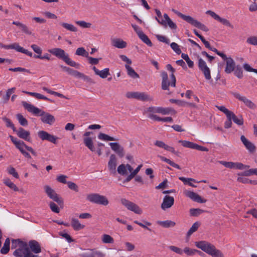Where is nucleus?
Listing matches in <instances>:
<instances>
[{"instance_id":"e433bc0d","label":"nucleus","mask_w":257,"mask_h":257,"mask_svg":"<svg viewBox=\"0 0 257 257\" xmlns=\"http://www.w3.org/2000/svg\"><path fill=\"white\" fill-rule=\"evenodd\" d=\"M83 142L85 146H86L91 151L94 152L95 151L93 141L90 137L85 138Z\"/></svg>"},{"instance_id":"58836bf2","label":"nucleus","mask_w":257,"mask_h":257,"mask_svg":"<svg viewBox=\"0 0 257 257\" xmlns=\"http://www.w3.org/2000/svg\"><path fill=\"white\" fill-rule=\"evenodd\" d=\"M60 25L66 29L71 32H76L77 31V28L75 27L73 25L71 24H68L64 22H61Z\"/></svg>"},{"instance_id":"2eb2a0df","label":"nucleus","mask_w":257,"mask_h":257,"mask_svg":"<svg viewBox=\"0 0 257 257\" xmlns=\"http://www.w3.org/2000/svg\"><path fill=\"white\" fill-rule=\"evenodd\" d=\"M206 14L209 15L215 20L220 22L223 25L227 26L231 29H233V26L230 23V22L226 19L221 18L219 15H217L215 13L210 10L206 12Z\"/></svg>"},{"instance_id":"052dcab7","label":"nucleus","mask_w":257,"mask_h":257,"mask_svg":"<svg viewBox=\"0 0 257 257\" xmlns=\"http://www.w3.org/2000/svg\"><path fill=\"white\" fill-rule=\"evenodd\" d=\"M9 174L13 175L15 178L18 179L19 177L18 173L16 172V169L13 167H10L7 168Z\"/></svg>"},{"instance_id":"338daca9","label":"nucleus","mask_w":257,"mask_h":257,"mask_svg":"<svg viewBox=\"0 0 257 257\" xmlns=\"http://www.w3.org/2000/svg\"><path fill=\"white\" fill-rule=\"evenodd\" d=\"M76 23L79 26L84 28H89L91 27V24L89 23H87L84 21H77Z\"/></svg>"},{"instance_id":"37998d69","label":"nucleus","mask_w":257,"mask_h":257,"mask_svg":"<svg viewBox=\"0 0 257 257\" xmlns=\"http://www.w3.org/2000/svg\"><path fill=\"white\" fill-rule=\"evenodd\" d=\"M158 157L160 158V159L163 161H164L165 162H166L167 163L169 164L170 166L175 168H177L178 169H180V167L179 166V165H178V164H176L175 163H174V162L171 161L170 159H167L166 158H165V157H163V156H160L159 155L158 156Z\"/></svg>"},{"instance_id":"5701e85b","label":"nucleus","mask_w":257,"mask_h":257,"mask_svg":"<svg viewBox=\"0 0 257 257\" xmlns=\"http://www.w3.org/2000/svg\"><path fill=\"white\" fill-rule=\"evenodd\" d=\"M155 145L161 148L164 149L165 150L171 152L172 153L175 154L177 156H179V152L178 151H176L175 149L170 147L166 144H165L163 142L161 141H156L155 142Z\"/></svg>"},{"instance_id":"a211bd4d","label":"nucleus","mask_w":257,"mask_h":257,"mask_svg":"<svg viewBox=\"0 0 257 257\" xmlns=\"http://www.w3.org/2000/svg\"><path fill=\"white\" fill-rule=\"evenodd\" d=\"M174 203V198L172 196L166 195L163 198V202L161 204V208L165 210L166 209L171 208Z\"/></svg>"},{"instance_id":"7c9ffc66","label":"nucleus","mask_w":257,"mask_h":257,"mask_svg":"<svg viewBox=\"0 0 257 257\" xmlns=\"http://www.w3.org/2000/svg\"><path fill=\"white\" fill-rule=\"evenodd\" d=\"M112 45L119 49L124 48L126 47L127 44L126 43L120 39H116L112 41Z\"/></svg>"},{"instance_id":"79ce46f5","label":"nucleus","mask_w":257,"mask_h":257,"mask_svg":"<svg viewBox=\"0 0 257 257\" xmlns=\"http://www.w3.org/2000/svg\"><path fill=\"white\" fill-rule=\"evenodd\" d=\"M158 157L160 158V159L163 161H164L165 162H166L167 163L169 164L170 166L175 168H177L178 169H180V167L179 166V165H178V164H176L175 163H174V162L171 161L170 159H167L166 158H165V157H163V156H160L159 155L158 156Z\"/></svg>"},{"instance_id":"3c124183","label":"nucleus","mask_w":257,"mask_h":257,"mask_svg":"<svg viewBox=\"0 0 257 257\" xmlns=\"http://www.w3.org/2000/svg\"><path fill=\"white\" fill-rule=\"evenodd\" d=\"M75 54L78 56H81L83 57H85L86 58L88 57V53L85 50V49L83 47H79L77 48Z\"/></svg>"},{"instance_id":"20e7f679","label":"nucleus","mask_w":257,"mask_h":257,"mask_svg":"<svg viewBox=\"0 0 257 257\" xmlns=\"http://www.w3.org/2000/svg\"><path fill=\"white\" fill-rule=\"evenodd\" d=\"M48 52L58 58L64 61L67 65L78 68L80 64L72 60L69 57V55L65 53V51L59 48H55L48 50Z\"/></svg>"},{"instance_id":"72a5a7b5","label":"nucleus","mask_w":257,"mask_h":257,"mask_svg":"<svg viewBox=\"0 0 257 257\" xmlns=\"http://www.w3.org/2000/svg\"><path fill=\"white\" fill-rule=\"evenodd\" d=\"M230 117L232 120L233 121L234 123L237 124L238 125H242L243 124V119L241 115L237 117L235 115V114L231 112L230 113Z\"/></svg>"},{"instance_id":"a19ab883","label":"nucleus","mask_w":257,"mask_h":257,"mask_svg":"<svg viewBox=\"0 0 257 257\" xmlns=\"http://www.w3.org/2000/svg\"><path fill=\"white\" fill-rule=\"evenodd\" d=\"M139 38L147 45L149 47H152L153 46V44L148 37L144 33L141 34L139 36H138Z\"/></svg>"},{"instance_id":"bf43d9fd","label":"nucleus","mask_w":257,"mask_h":257,"mask_svg":"<svg viewBox=\"0 0 257 257\" xmlns=\"http://www.w3.org/2000/svg\"><path fill=\"white\" fill-rule=\"evenodd\" d=\"M3 120L6 123V126L8 127L12 128L14 132L16 131V128L15 127L14 124L9 118H8L6 117H4L3 118Z\"/></svg>"},{"instance_id":"8fccbe9b","label":"nucleus","mask_w":257,"mask_h":257,"mask_svg":"<svg viewBox=\"0 0 257 257\" xmlns=\"http://www.w3.org/2000/svg\"><path fill=\"white\" fill-rule=\"evenodd\" d=\"M17 119L19 123L22 126H27L28 124V120L23 116L21 113H18L16 115Z\"/></svg>"},{"instance_id":"69168bd1","label":"nucleus","mask_w":257,"mask_h":257,"mask_svg":"<svg viewBox=\"0 0 257 257\" xmlns=\"http://www.w3.org/2000/svg\"><path fill=\"white\" fill-rule=\"evenodd\" d=\"M157 40L161 42L165 43L167 44H169L170 43V40L168 39L167 37L165 36L160 35H157L156 36Z\"/></svg>"},{"instance_id":"a18cd8bd","label":"nucleus","mask_w":257,"mask_h":257,"mask_svg":"<svg viewBox=\"0 0 257 257\" xmlns=\"http://www.w3.org/2000/svg\"><path fill=\"white\" fill-rule=\"evenodd\" d=\"M4 184L10 187L11 189L14 190L15 191H18L19 190V188L17 187V186L13 183L10 179L6 178L4 180Z\"/></svg>"},{"instance_id":"f03ea898","label":"nucleus","mask_w":257,"mask_h":257,"mask_svg":"<svg viewBox=\"0 0 257 257\" xmlns=\"http://www.w3.org/2000/svg\"><path fill=\"white\" fill-rule=\"evenodd\" d=\"M12 249H16L13 252L15 257H28L30 251L28 243L20 239L12 240Z\"/></svg>"},{"instance_id":"4d7b16f0","label":"nucleus","mask_w":257,"mask_h":257,"mask_svg":"<svg viewBox=\"0 0 257 257\" xmlns=\"http://www.w3.org/2000/svg\"><path fill=\"white\" fill-rule=\"evenodd\" d=\"M117 172L118 174L122 176H125L127 174V170L126 169L125 165L121 164L117 168Z\"/></svg>"},{"instance_id":"680f3d73","label":"nucleus","mask_w":257,"mask_h":257,"mask_svg":"<svg viewBox=\"0 0 257 257\" xmlns=\"http://www.w3.org/2000/svg\"><path fill=\"white\" fill-rule=\"evenodd\" d=\"M197 249L190 248L188 247H186L183 250V252H184L187 255H193L196 253Z\"/></svg>"},{"instance_id":"2f4dec72","label":"nucleus","mask_w":257,"mask_h":257,"mask_svg":"<svg viewBox=\"0 0 257 257\" xmlns=\"http://www.w3.org/2000/svg\"><path fill=\"white\" fill-rule=\"evenodd\" d=\"M157 223L164 228L172 227L175 226L176 223L172 220L157 221Z\"/></svg>"},{"instance_id":"5fc2aeb1","label":"nucleus","mask_w":257,"mask_h":257,"mask_svg":"<svg viewBox=\"0 0 257 257\" xmlns=\"http://www.w3.org/2000/svg\"><path fill=\"white\" fill-rule=\"evenodd\" d=\"M181 57L186 61L187 62L188 67L189 68H193L194 66V62L190 60L188 55L187 54L182 53Z\"/></svg>"},{"instance_id":"bb28decb","label":"nucleus","mask_w":257,"mask_h":257,"mask_svg":"<svg viewBox=\"0 0 257 257\" xmlns=\"http://www.w3.org/2000/svg\"><path fill=\"white\" fill-rule=\"evenodd\" d=\"M92 69L94 70L96 75L99 76L102 78H105L108 75H110L109 68H105L100 71L94 66Z\"/></svg>"},{"instance_id":"f704fd0d","label":"nucleus","mask_w":257,"mask_h":257,"mask_svg":"<svg viewBox=\"0 0 257 257\" xmlns=\"http://www.w3.org/2000/svg\"><path fill=\"white\" fill-rule=\"evenodd\" d=\"M10 240L7 238L4 242V245L1 249V253L3 254H7L10 251Z\"/></svg>"},{"instance_id":"1a4fd4ad","label":"nucleus","mask_w":257,"mask_h":257,"mask_svg":"<svg viewBox=\"0 0 257 257\" xmlns=\"http://www.w3.org/2000/svg\"><path fill=\"white\" fill-rule=\"evenodd\" d=\"M44 190L45 193L50 199L56 202L60 206H62L63 205V200L61 198L59 197L58 195L55 191L51 187L48 185H46L44 186Z\"/></svg>"},{"instance_id":"c85d7f7f","label":"nucleus","mask_w":257,"mask_h":257,"mask_svg":"<svg viewBox=\"0 0 257 257\" xmlns=\"http://www.w3.org/2000/svg\"><path fill=\"white\" fill-rule=\"evenodd\" d=\"M12 24L13 25H15L18 27H20V28L21 29L22 31L24 32V33L29 35H32V32L31 30H29V28L25 24L19 22H16V21H13Z\"/></svg>"},{"instance_id":"603ef678","label":"nucleus","mask_w":257,"mask_h":257,"mask_svg":"<svg viewBox=\"0 0 257 257\" xmlns=\"http://www.w3.org/2000/svg\"><path fill=\"white\" fill-rule=\"evenodd\" d=\"M143 222H144V224L142 223V222H140L137 220H135L134 221V222L135 223H136V224L140 225L142 227H143L145 229H147L148 230L151 231V229L149 228L147 226H151L152 225V223L150 222H148V221H145V220H144Z\"/></svg>"},{"instance_id":"4c0bfd02","label":"nucleus","mask_w":257,"mask_h":257,"mask_svg":"<svg viewBox=\"0 0 257 257\" xmlns=\"http://www.w3.org/2000/svg\"><path fill=\"white\" fill-rule=\"evenodd\" d=\"M125 67L127 70L128 75L133 78H137L139 77V75L135 71L128 65H125Z\"/></svg>"},{"instance_id":"f3484780","label":"nucleus","mask_w":257,"mask_h":257,"mask_svg":"<svg viewBox=\"0 0 257 257\" xmlns=\"http://www.w3.org/2000/svg\"><path fill=\"white\" fill-rule=\"evenodd\" d=\"M81 257H104L105 254L95 249H86V251L80 255Z\"/></svg>"},{"instance_id":"c03bdc74","label":"nucleus","mask_w":257,"mask_h":257,"mask_svg":"<svg viewBox=\"0 0 257 257\" xmlns=\"http://www.w3.org/2000/svg\"><path fill=\"white\" fill-rule=\"evenodd\" d=\"M61 68H62V69L64 71L67 72L68 73V74H70V75H72V76H74V77H75L76 78H77L78 75H79V72H78V71H77L76 70H74L73 69H71V68H70L69 67H66V66H61Z\"/></svg>"},{"instance_id":"f257e3e1","label":"nucleus","mask_w":257,"mask_h":257,"mask_svg":"<svg viewBox=\"0 0 257 257\" xmlns=\"http://www.w3.org/2000/svg\"><path fill=\"white\" fill-rule=\"evenodd\" d=\"M22 103L24 107L29 112L33 113L36 116H40L41 120L43 123L51 125L55 122V118L53 115L26 101H22Z\"/></svg>"},{"instance_id":"c9c22d12","label":"nucleus","mask_w":257,"mask_h":257,"mask_svg":"<svg viewBox=\"0 0 257 257\" xmlns=\"http://www.w3.org/2000/svg\"><path fill=\"white\" fill-rule=\"evenodd\" d=\"M175 110L169 107H158L157 113H161L163 115L168 114L171 112L175 113Z\"/></svg>"},{"instance_id":"de8ad7c7","label":"nucleus","mask_w":257,"mask_h":257,"mask_svg":"<svg viewBox=\"0 0 257 257\" xmlns=\"http://www.w3.org/2000/svg\"><path fill=\"white\" fill-rule=\"evenodd\" d=\"M101 240L104 243H113L114 242V239L113 237L106 234H104L102 235Z\"/></svg>"},{"instance_id":"423d86ee","label":"nucleus","mask_w":257,"mask_h":257,"mask_svg":"<svg viewBox=\"0 0 257 257\" xmlns=\"http://www.w3.org/2000/svg\"><path fill=\"white\" fill-rule=\"evenodd\" d=\"M172 11L175 14H176L178 17H179L180 18L182 19L183 20L186 21L187 22H188L189 24H191V25H192L195 27H197V28H198L204 32H208L209 31V29L205 25L201 23L197 20L194 19L191 16L185 15L174 9H173Z\"/></svg>"},{"instance_id":"393cba45","label":"nucleus","mask_w":257,"mask_h":257,"mask_svg":"<svg viewBox=\"0 0 257 257\" xmlns=\"http://www.w3.org/2000/svg\"><path fill=\"white\" fill-rule=\"evenodd\" d=\"M116 158L114 154L110 156L109 161L108 163V167L109 171L112 173H116Z\"/></svg>"},{"instance_id":"473e14b6","label":"nucleus","mask_w":257,"mask_h":257,"mask_svg":"<svg viewBox=\"0 0 257 257\" xmlns=\"http://www.w3.org/2000/svg\"><path fill=\"white\" fill-rule=\"evenodd\" d=\"M98 138L99 140L104 141H117L118 139L110 137L106 134L102 133H100L98 135Z\"/></svg>"},{"instance_id":"4be33fe9","label":"nucleus","mask_w":257,"mask_h":257,"mask_svg":"<svg viewBox=\"0 0 257 257\" xmlns=\"http://www.w3.org/2000/svg\"><path fill=\"white\" fill-rule=\"evenodd\" d=\"M14 132H16L17 136L21 139L28 142L31 140L30 132L26 131L23 127H20L18 130L16 129V131Z\"/></svg>"},{"instance_id":"aec40b11","label":"nucleus","mask_w":257,"mask_h":257,"mask_svg":"<svg viewBox=\"0 0 257 257\" xmlns=\"http://www.w3.org/2000/svg\"><path fill=\"white\" fill-rule=\"evenodd\" d=\"M184 194L187 197L198 203H205L206 202V200L202 199L198 194L193 191H185Z\"/></svg>"},{"instance_id":"9d476101","label":"nucleus","mask_w":257,"mask_h":257,"mask_svg":"<svg viewBox=\"0 0 257 257\" xmlns=\"http://www.w3.org/2000/svg\"><path fill=\"white\" fill-rule=\"evenodd\" d=\"M163 17L164 19L160 20L158 19L157 17H155V19L159 24L165 28L168 26L172 30H176L177 29L176 24L172 21L167 14H164Z\"/></svg>"},{"instance_id":"9b49d317","label":"nucleus","mask_w":257,"mask_h":257,"mask_svg":"<svg viewBox=\"0 0 257 257\" xmlns=\"http://www.w3.org/2000/svg\"><path fill=\"white\" fill-rule=\"evenodd\" d=\"M2 48H4L6 49H15L17 52H21L24 54H26L27 55L32 57V53L30 51H29L27 49H25L24 48L22 47L19 45V44L17 43H15L10 45H4L1 46Z\"/></svg>"},{"instance_id":"09e8293b","label":"nucleus","mask_w":257,"mask_h":257,"mask_svg":"<svg viewBox=\"0 0 257 257\" xmlns=\"http://www.w3.org/2000/svg\"><path fill=\"white\" fill-rule=\"evenodd\" d=\"M24 93L26 94H29L31 96H34L38 99H48V98L45 96L44 95L36 92H32L29 91H23Z\"/></svg>"},{"instance_id":"4468645a","label":"nucleus","mask_w":257,"mask_h":257,"mask_svg":"<svg viewBox=\"0 0 257 257\" xmlns=\"http://www.w3.org/2000/svg\"><path fill=\"white\" fill-rule=\"evenodd\" d=\"M38 135L42 141L46 140L54 144H57V140L58 138L46 131H40L38 133Z\"/></svg>"},{"instance_id":"b1692460","label":"nucleus","mask_w":257,"mask_h":257,"mask_svg":"<svg viewBox=\"0 0 257 257\" xmlns=\"http://www.w3.org/2000/svg\"><path fill=\"white\" fill-rule=\"evenodd\" d=\"M240 140L250 153H252L255 152V146L254 145L249 141L243 135L241 136Z\"/></svg>"},{"instance_id":"6e6d98bb","label":"nucleus","mask_w":257,"mask_h":257,"mask_svg":"<svg viewBox=\"0 0 257 257\" xmlns=\"http://www.w3.org/2000/svg\"><path fill=\"white\" fill-rule=\"evenodd\" d=\"M204 211L199 208H191L190 209V214L192 216H197Z\"/></svg>"},{"instance_id":"dca6fc26","label":"nucleus","mask_w":257,"mask_h":257,"mask_svg":"<svg viewBox=\"0 0 257 257\" xmlns=\"http://www.w3.org/2000/svg\"><path fill=\"white\" fill-rule=\"evenodd\" d=\"M231 94L236 99L242 101L249 108L254 109L256 108L255 104L246 97L241 96L239 93L236 92H231Z\"/></svg>"},{"instance_id":"13d9d810","label":"nucleus","mask_w":257,"mask_h":257,"mask_svg":"<svg viewBox=\"0 0 257 257\" xmlns=\"http://www.w3.org/2000/svg\"><path fill=\"white\" fill-rule=\"evenodd\" d=\"M218 163L224 167L230 168V169H234V165L235 163L232 162H226L224 161H219Z\"/></svg>"},{"instance_id":"412c9836","label":"nucleus","mask_w":257,"mask_h":257,"mask_svg":"<svg viewBox=\"0 0 257 257\" xmlns=\"http://www.w3.org/2000/svg\"><path fill=\"white\" fill-rule=\"evenodd\" d=\"M225 61H226V67L224 71L227 74H230L234 70L236 67L235 63L230 57H229Z\"/></svg>"},{"instance_id":"a878e982","label":"nucleus","mask_w":257,"mask_h":257,"mask_svg":"<svg viewBox=\"0 0 257 257\" xmlns=\"http://www.w3.org/2000/svg\"><path fill=\"white\" fill-rule=\"evenodd\" d=\"M137 99L143 101H152L153 97L145 92H137Z\"/></svg>"},{"instance_id":"ddd939ff","label":"nucleus","mask_w":257,"mask_h":257,"mask_svg":"<svg viewBox=\"0 0 257 257\" xmlns=\"http://www.w3.org/2000/svg\"><path fill=\"white\" fill-rule=\"evenodd\" d=\"M179 143H181V145L184 147H185V148L192 149H195V150H199L200 151H204V152L208 151V149L207 148L204 147L203 146L198 145L196 144L193 143L189 142V141L180 140V141H179Z\"/></svg>"},{"instance_id":"6ab92c4d","label":"nucleus","mask_w":257,"mask_h":257,"mask_svg":"<svg viewBox=\"0 0 257 257\" xmlns=\"http://www.w3.org/2000/svg\"><path fill=\"white\" fill-rule=\"evenodd\" d=\"M28 246L32 252L39 253L41 252V247L40 243L35 240H31L28 243Z\"/></svg>"},{"instance_id":"cd10ccee","label":"nucleus","mask_w":257,"mask_h":257,"mask_svg":"<svg viewBox=\"0 0 257 257\" xmlns=\"http://www.w3.org/2000/svg\"><path fill=\"white\" fill-rule=\"evenodd\" d=\"M148 117L150 119L158 121H163V122H172L173 119L171 117H166L162 118L157 115L156 114H149L148 115Z\"/></svg>"},{"instance_id":"6e6552de","label":"nucleus","mask_w":257,"mask_h":257,"mask_svg":"<svg viewBox=\"0 0 257 257\" xmlns=\"http://www.w3.org/2000/svg\"><path fill=\"white\" fill-rule=\"evenodd\" d=\"M121 204L128 210L132 211L138 214H141L143 212L142 209L136 204L125 198L120 200Z\"/></svg>"},{"instance_id":"49530a36","label":"nucleus","mask_w":257,"mask_h":257,"mask_svg":"<svg viewBox=\"0 0 257 257\" xmlns=\"http://www.w3.org/2000/svg\"><path fill=\"white\" fill-rule=\"evenodd\" d=\"M253 175H257V168L250 169L248 170L244 171L242 173L238 174V175H242L245 176H250Z\"/></svg>"},{"instance_id":"39448f33","label":"nucleus","mask_w":257,"mask_h":257,"mask_svg":"<svg viewBox=\"0 0 257 257\" xmlns=\"http://www.w3.org/2000/svg\"><path fill=\"white\" fill-rule=\"evenodd\" d=\"M166 67L167 69L172 72V74L170 75L171 81V82L169 81L168 75L166 72L163 71L161 73V76L162 78V89L164 90H169V86L175 87L176 81V77L174 74V73L175 72V69L172 67L171 64H167Z\"/></svg>"},{"instance_id":"774afa93","label":"nucleus","mask_w":257,"mask_h":257,"mask_svg":"<svg viewBox=\"0 0 257 257\" xmlns=\"http://www.w3.org/2000/svg\"><path fill=\"white\" fill-rule=\"evenodd\" d=\"M246 42L249 44L257 46V36H252L247 38Z\"/></svg>"},{"instance_id":"864d4df0","label":"nucleus","mask_w":257,"mask_h":257,"mask_svg":"<svg viewBox=\"0 0 257 257\" xmlns=\"http://www.w3.org/2000/svg\"><path fill=\"white\" fill-rule=\"evenodd\" d=\"M234 74L238 78L241 79L243 77V71L239 65H237L234 69Z\"/></svg>"},{"instance_id":"c756f323","label":"nucleus","mask_w":257,"mask_h":257,"mask_svg":"<svg viewBox=\"0 0 257 257\" xmlns=\"http://www.w3.org/2000/svg\"><path fill=\"white\" fill-rule=\"evenodd\" d=\"M71 225L74 230L76 231L79 230L85 227V225L81 224L78 219L72 218L71 220Z\"/></svg>"},{"instance_id":"0e129e2a","label":"nucleus","mask_w":257,"mask_h":257,"mask_svg":"<svg viewBox=\"0 0 257 257\" xmlns=\"http://www.w3.org/2000/svg\"><path fill=\"white\" fill-rule=\"evenodd\" d=\"M171 48L177 54H180L181 53V50L179 48V46L175 42H172L170 44Z\"/></svg>"},{"instance_id":"f8f14e48","label":"nucleus","mask_w":257,"mask_h":257,"mask_svg":"<svg viewBox=\"0 0 257 257\" xmlns=\"http://www.w3.org/2000/svg\"><path fill=\"white\" fill-rule=\"evenodd\" d=\"M198 67L203 73L206 79L210 80L211 78L210 69L206 62L201 58L198 59Z\"/></svg>"},{"instance_id":"7ed1b4c3","label":"nucleus","mask_w":257,"mask_h":257,"mask_svg":"<svg viewBox=\"0 0 257 257\" xmlns=\"http://www.w3.org/2000/svg\"><path fill=\"white\" fill-rule=\"evenodd\" d=\"M197 247L201 249L207 254L212 257H224L223 253L219 249L216 248L215 246L206 241H200L195 242Z\"/></svg>"},{"instance_id":"e2e57ef3","label":"nucleus","mask_w":257,"mask_h":257,"mask_svg":"<svg viewBox=\"0 0 257 257\" xmlns=\"http://www.w3.org/2000/svg\"><path fill=\"white\" fill-rule=\"evenodd\" d=\"M158 112V107L150 106L148 107L145 110L144 113H149V114L157 113Z\"/></svg>"},{"instance_id":"ea45409f","label":"nucleus","mask_w":257,"mask_h":257,"mask_svg":"<svg viewBox=\"0 0 257 257\" xmlns=\"http://www.w3.org/2000/svg\"><path fill=\"white\" fill-rule=\"evenodd\" d=\"M200 225V223L198 221L195 222L193 224L192 226L190 227L189 230L188 231L187 233V236L189 237L192 235V234L195 231H197V230L198 229Z\"/></svg>"},{"instance_id":"0eeeda50","label":"nucleus","mask_w":257,"mask_h":257,"mask_svg":"<svg viewBox=\"0 0 257 257\" xmlns=\"http://www.w3.org/2000/svg\"><path fill=\"white\" fill-rule=\"evenodd\" d=\"M87 199L91 202L106 206L109 201L106 197L97 193H91L87 196Z\"/></svg>"}]
</instances>
